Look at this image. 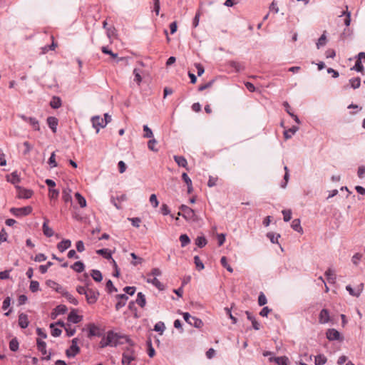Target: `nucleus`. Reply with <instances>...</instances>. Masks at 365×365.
Instances as JSON below:
<instances>
[{"mask_svg": "<svg viewBox=\"0 0 365 365\" xmlns=\"http://www.w3.org/2000/svg\"><path fill=\"white\" fill-rule=\"evenodd\" d=\"M107 338H109L110 340V346L116 347V343L119 338L125 339V341H127L128 344L130 346H134L133 341L129 337V336L125 334H122L120 333L115 332L112 330H109L107 332Z\"/></svg>", "mask_w": 365, "mask_h": 365, "instance_id": "obj_1", "label": "nucleus"}, {"mask_svg": "<svg viewBox=\"0 0 365 365\" xmlns=\"http://www.w3.org/2000/svg\"><path fill=\"white\" fill-rule=\"evenodd\" d=\"M178 215H181L187 221L197 220V216L194 210L185 205H182L180 207V212H178Z\"/></svg>", "mask_w": 365, "mask_h": 365, "instance_id": "obj_2", "label": "nucleus"}, {"mask_svg": "<svg viewBox=\"0 0 365 365\" xmlns=\"http://www.w3.org/2000/svg\"><path fill=\"white\" fill-rule=\"evenodd\" d=\"M133 346H130L124 349L122 354V364L123 365H130V364L135 359V351L133 349Z\"/></svg>", "mask_w": 365, "mask_h": 365, "instance_id": "obj_3", "label": "nucleus"}, {"mask_svg": "<svg viewBox=\"0 0 365 365\" xmlns=\"http://www.w3.org/2000/svg\"><path fill=\"white\" fill-rule=\"evenodd\" d=\"M182 314L184 320L188 324L195 328H200L203 325V322L200 319L191 316L188 312H182Z\"/></svg>", "mask_w": 365, "mask_h": 365, "instance_id": "obj_4", "label": "nucleus"}, {"mask_svg": "<svg viewBox=\"0 0 365 365\" xmlns=\"http://www.w3.org/2000/svg\"><path fill=\"white\" fill-rule=\"evenodd\" d=\"M32 210L33 209L31 206H26L23 207H11L9 211L15 217H20L30 215Z\"/></svg>", "mask_w": 365, "mask_h": 365, "instance_id": "obj_5", "label": "nucleus"}, {"mask_svg": "<svg viewBox=\"0 0 365 365\" xmlns=\"http://www.w3.org/2000/svg\"><path fill=\"white\" fill-rule=\"evenodd\" d=\"M78 339L73 338L71 341V345L66 350V355L68 358H73L79 354L81 349L78 346Z\"/></svg>", "mask_w": 365, "mask_h": 365, "instance_id": "obj_6", "label": "nucleus"}, {"mask_svg": "<svg viewBox=\"0 0 365 365\" xmlns=\"http://www.w3.org/2000/svg\"><path fill=\"white\" fill-rule=\"evenodd\" d=\"M99 295L100 294L97 289L88 288L85 295L87 303L89 304H95L97 302Z\"/></svg>", "mask_w": 365, "mask_h": 365, "instance_id": "obj_7", "label": "nucleus"}, {"mask_svg": "<svg viewBox=\"0 0 365 365\" xmlns=\"http://www.w3.org/2000/svg\"><path fill=\"white\" fill-rule=\"evenodd\" d=\"M18 116L24 121L29 123L33 129L36 131L40 130L39 121L34 117H27L24 114H19Z\"/></svg>", "mask_w": 365, "mask_h": 365, "instance_id": "obj_8", "label": "nucleus"}, {"mask_svg": "<svg viewBox=\"0 0 365 365\" xmlns=\"http://www.w3.org/2000/svg\"><path fill=\"white\" fill-rule=\"evenodd\" d=\"M16 189L17 190V196L20 199H29L33 195L31 190L25 189L19 185H16Z\"/></svg>", "mask_w": 365, "mask_h": 365, "instance_id": "obj_9", "label": "nucleus"}, {"mask_svg": "<svg viewBox=\"0 0 365 365\" xmlns=\"http://www.w3.org/2000/svg\"><path fill=\"white\" fill-rule=\"evenodd\" d=\"M226 66L233 69L236 73H240L245 69L244 63L239 62L237 61H228L226 63Z\"/></svg>", "mask_w": 365, "mask_h": 365, "instance_id": "obj_10", "label": "nucleus"}, {"mask_svg": "<svg viewBox=\"0 0 365 365\" xmlns=\"http://www.w3.org/2000/svg\"><path fill=\"white\" fill-rule=\"evenodd\" d=\"M326 336L329 341H335L339 340L341 341L343 339L341 334L339 331L335 329H328L326 332Z\"/></svg>", "mask_w": 365, "mask_h": 365, "instance_id": "obj_11", "label": "nucleus"}, {"mask_svg": "<svg viewBox=\"0 0 365 365\" xmlns=\"http://www.w3.org/2000/svg\"><path fill=\"white\" fill-rule=\"evenodd\" d=\"M91 122L93 127L96 130V133H98L100 130V128H103L106 126L102 118L99 115H95L91 118Z\"/></svg>", "mask_w": 365, "mask_h": 365, "instance_id": "obj_12", "label": "nucleus"}, {"mask_svg": "<svg viewBox=\"0 0 365 365\" xmlns=\"http://www.w3.org/2000/svg\"><path fill=\"white\" fill-rule=\"evenodd\" d=\"M115 297H116L118 302L115 304V307L116 310H119L125 305V304L128 299V297L127 296L126 294H117L115 296Z\"/></svg>", "mask_w": 365, "mask_h": 365, "instance_id": "obj_13", "label": "nucleus"}, {"mask_svg": "<svg viewBox=\"0 0 365 365\" xmlns=\"http://www.w3.org/2000/svg\"><path fill=\"white\" fill-rule=\"evenodd\" d=\"M330 321V314L328 309H322L319 314V322L322 324H327Z\"/></svg>", "mask_w": 365, "mask_h": 365, "instance_id": "obj_14", "label": "nucleus"}, {"mask_svg": "<svg viewBox=\"0 0 365 365\" xmlns=\"http://www.w3.org/2000/svg\"><path fill=\"white\" fill-rule=\"evenodd\" d=\"M44 221L42 225V230L43 235L48 237H51L54 235V232L52 228L48 226L49 220L46 218H43Z\"/></svg>", "mask_w": 365, "mask_h": 365, "instance_id": "obj_15", "label": "nucleus"}, {"mask_svg": "<svg viewBox=\"0 0 365 365\" xmlns=\"http://www.w3.org/2000/svg\"><path fill=\"white\" fill-rule=\"evenodd\" d=\"M88 328V337L102 336V333L101 332L99 327H97L95 324H89Z\"/></svg>", "mask_w": 365, "mask_h": 365, "instance_id": "obj_16", "label": "nucleus"}, {"mask_svg": "<svg viewBox=\"0 0 365 365\" xmlns=\"http://www.w3.org/2000/svg\"><path fill=\"white\" fill-rule=\"evenodd\" d=\"M269 362H274L277 365H289V359L285 356H272L269 358Z\"/></svg>", "mask_w": 365, "mask_h": 365, "instance_id": "obj_17", "label": "nucleus"}, {"mask_svg": "<svg viewBox=\"0 0 365 365\" xmlns=\"http://www.w3.org/2000/svg\"><path fill=\"white\" fill-rule=\"evenodd\" d=\"M46 121H47V124H48V127L51 128L52 132L53 133H56L57 126L58 124V118L54 116H49L47 118Z\"/></svg>", "mask_w": 365, "mask_h": 365, "instance_id": "obj_18", "label": "nucleus"}, {"mask_svg": "<svg viewBox=\"0 0 365 365\" xmlns=\"http://www.w3.org/2000/svg\"><path fill=\"white\" fill-rule=\"evenodd\" d=\"M29 324V321L27 314H26L24 313H21L19 315V326L21 329H26L28 327Z\"/></svg>", "mask_w": 365, "mask_h": 365, "instance_id": "obj_19", "label": "nucleus"}, {"mask_svg": "<svg viewBox=\"0 0 365 365\" xmlns=\"http://www.w3.org/2000/svg\"><path fill=\"white\" fill-rule=\"evenodd\" d=\"M68 311V308L64 304L58 305L55 309L54 312L51 313L52 319H54L57 315L63 314L66 313Z\"/></svg>", "mask_w": 365, "mask_h": 365, "instance_id": "obj_20", "label": "nucleus"}, {"mask_svg": "<svg viewBox=\"0 0 365 365\" xmlns=\"http://www.w3.org/2000/svg\"><path fill=\"white\" fill-rule=\"evenodd\" d=\"M146 282L153 284L154 287L158 288L159 290L164 289V285L157 279V277H148Z\"/></svg>", "mask_w": 365, "mask_h": 365, "instance_id": "obj_21", "label": "nucleus"}, {"mask_svg": "<svg viewBox=\"0 0 365 365\" xmlns=\"http://www.w3.org/2000/svg\"><path fill=\"white\" fill-rule=\"evenodd\" d=\"M7 181L11 182V184L18 185L17 184L20 182L21 178L16 171L11 173L10 175L6 177Z\"/></svg>", "mask_w": 365, "mask_h": 365, "instance_id": "obj_22", "label": "nucleus"}, {"mask_svg": "<svg viewBox=\"0 0 365 365\" xmlns=\"http://www.w3.org/2000/svg\"><path fill=\"white\" fill-rule=\"evenodd\" d=\"M82 320V316L78 315L75 310L71 311L68 315V321L73 324H78Z\"/></svg>", "mask_w": 365, "mask_h": 365, "instance_id": "obj_23", "label": "nucleus"}, {"mask_svg": "<svg viewBox=\"0 0 365 365\" xmlns=\"http://www.w3.org/2000/svg\"><path fill=\"white\" fill-rule=\"evenodd\" d=\"M71 246L70 240H63L57 245V248L61 252H63Z\"/></svg>", "mask_w": 365, "mask_h": 365, "instance_id": "obj_24", "label": "nucleus"}, {"mask_svg": "<svg viewBox=\"0 0 365 365\" xmlns=\"http://www.w3.org/2000/svg\"><path fill=\"white\" fill-rule=\"evenodd\" d=\"M36 345L38 350L43 354L46 355L47 354L46 350V343L41 340V339H36Z\"/></svg>", "mask_w": 365, "mask_h": 365, "instance_id": "obj_25", "label": "nucleus"}, {"mask_svg": "<svg viewBox=\"0 0 365 365\" xmlns=\"http://www.w3.org/2000/svg\"><path fill=\"white\" fill-rule=\"evenodd\" d=\"M96 253L106 259H112V252L107 248H103L96 250Z\"/></svg>", "mask_w": 365, "mask_h": 365, "instance_id": "obj_26", "label": "nucleus"}, {"mask_svg": "<svg viewBox=\"0 0 365 365\" xmlns=\"http://www.w3.org/2000/svg\"><path fill=\"white\" fill-rule=\"evenodd\" d=\"M173 158L179 167L187 168V161L184 156L174 155Z\"/></svg>", "mask_w": 365, "mask_h": 365, "instance_id": "obj_27", "label": "nucleus"}, {"mask_svg": "<svg viewBox=\"0 0 365 365\" xmlns=\"http://www.w3.org/2000/svg\"><path fill=\"white\" fill-rule=\"evenodd\" d=\"M299 127L297 125H293L292 128H290L288 130H284V137L286 140L292 138L293 135H294L297 131H298Z\"/></svg>", "mask_w": 365, "mask_h": 365, "instance_id": "obj_28", "label": "nucleus"}, {"mask_svg": "<svg viewBox=\"0 0 365 365\" xmlns=\"http://www.w3.org/2000/svg\"><path fill=\"white\" fill-rule=\"evenodd\" d=\"M61 104V99L58 96H53L50 101L51 107L54 109L59 108Z\"/></svg>", "mask_w": 365, "mask_h": 365, "instance_id": "obj_29", "label": "nucleus"}, {"mask_svg": "<svg viewBox=\"0 0 365 365\" xmlns=\"http://www.w3.org/2000/svg\"><path fill=\"white\" fill-rule=\"evenodd\" d=\"M71 268L78 273L82 272L85 269V265L81 261H77L71 266Z\"/></svg>", "mask_w": 365, "mask_h": 365, "instance_id": "obj_30", "label": "nucleus"}, {"mask_svg": "<svg viewBox=\"0 0 365 365\" xmlns=\"http://www.w3.org/2000/svg\"><path fill=\"white\" fill-rule=\"evenodd\" d=\"M135 303H137L141 308H143L146 304V299L145 294H143L142 292H138L137 294Z\"/></svg>", "mask_w": 365, "mask_h": 365, "instance_id": "obj_31", "label": "nucleus"}, {"mask_svg": "<svg viewBox=\"0 0 365 365\" xmlns=\"http://www.w3.org/2000/svg\"><path fill=\"white\" fill-rule=\"evenodd\" d=\"M291 227L294 231L297 232L302 233L303 232L299 219L293 220L291 224Z\"/></svg>", "mask_w": 365, "mask_h": 365, "instance_id": "obj_32", "label": "nucleus"}, {"mask_svg": "<svg viewBox=\"0 0 365 365\" xmlns=\"http://www.w3.org/2000/svg\"><path fill=\"white\" fill-rule=\"evenodd\" d=\"M71 190L69 188L64 189L62 192V200L65 202H68L72 201L71 197Z\"/></svg>", "mask_w": 365, "mask_h": 365, "instance_id": "obj_33", "label": "nucleus"}, {"mask_svg": "<svg viewBox=\"0 0 365 365\" xmlns=\"http://www.w3.org/2000/svg\"><path fill=\"white\" fill-rule=\"evenodd\" d=\"M91 276L96 282H100L103 279V275L100 270L98 269H92Z\"/></svg>", "mask_w": 365, "mask_h": 365, "instance_id": "obj_34", "label": "nucleus"}, {"mask_svg": "<svg viewBox=\"0 0 365 365\" xmlns=\"http://www.w3.org/2000/svg\"><path fill=\"white\" fill-rule=\"evenodd\" d=\"M75 198L81 207H85L86 206V200L81 193L76 192Z\"/></svg>", "mask_w": 365, "mask_h": 365, "instance_id": "obj_35", "label": "nucleus"}, {"mask_svg": "<svg viewBox=\"0 0 365 365\" xmlns=\"http://www.w3.org/2000/svg\"><path fill=\"white\" fill-rule=\"evenodd\" d=\"M327 359L324 354H318L315 356V365H324L327 363Z\"/></svg>", "mask_w": 365, "mask_h": 365, "instance_id": "obj_36", "label": "nucleus"}, {"mask_svg": "<svg viewBox=\"0 0 365 365\" xmlns=\"http://www.w3.org/2000/svg\"><path fill=\"white\" fill-rule=\"evenodd\" d=\"M207 243V241L203 235L197 236V237L195 239V245L200 248L204 247Z\"/></svg>", "mask_w": 365, "mask_h": 365, "instance_id": "obj_37", "label": "nucleus"}, {"mask_svg": "<svg viewBox=\"0 0 365 365\" xmlns=\"http://www.w3.org/2000/svg\"><path fill=\"white\" fill-rule=\"evenodd\" d=\"M267 238L269 239L272 243L278 244V240L280 237L279 234H275L274 232H269L267 233Z\"/></svg>", "mask_w": 365, "mask_h": 365, "instance_id": "obj_38", "label": "nucleus"}, {"mask_svg": "<svg viewBox=\"0 0 365 365\" xmlns=\"http://www.w3.org/2000/svg\"><path fill=\"white\" fill-rule=\"evenodd\" d=\"M19 348V343L18 339L15 337L9 341V349L12 351H18Z\"/></svg>", "mask_w": 365, "mask_h": 365, "instance_id": "obj_39", "label": "nucleus"}, {"mask_svg": "<svg viewBox=\"0 0 365 365\" xmlns=\"http://www.w3.org/2000/svg\"><path fill=\"white\" fill-rule=\"evenodd\" d=\"M327 43V36H326V31L324 32V34L319 37L318 39L316 46L317 48L319 49L321 47L324 46Z\"/></svg>", "mask_w": 365, "mask_h": 365, "instance_id": "obj_40", "label": "nucleus"}, {"mask_svg": "<svg viewBox=\"0 0 365 365\" xmlns=\"http://www.w3.org/2000/svg\"><path fill=\"white\" fill-rule=\"evenodd\" d=\"M180 242L181 243V247H184L187 246L190 242V239L189 236L186 234H182L180 236Z\"/></svg>", "mask_w": 365, "mask_h": 365, "instance_id": "obj_41", "label": "nucleus"}, {"mask_svg": "<svg viewBox=\"0 0 365 365\" xmlns=\"http://www.w3.org/2000/svg\"><path fill=\"white\" fill-rule=\"evenodd\" d=\"M51 335L54 337H58L61 334V329L56 327L55 324L52 323L50 324Z\"/></svg>", "mask_w": 365, "mask_h": 365, "instance_id": "obj_42", "label": "nucleus"}, {"mask_svg": "<svg viewBox=\"0 0 365 365\" xmlns=\"http://www.w3.org/2000/svg\"><path fill=\"white\" fill-rule=\"evenodd\" d=\"M220 263L222 266L225 268L229 272H233V269L232 267L228 264L227 259L226 257L223 256L220 259Z\"/></svg>", "mask_w": 365, "mask_h": 365, "instance_id": "obj_43", "label": "nucleus"}, {"mask_svg": "<svg viewBox=\"0 0 365 365\" xmlns=\"http://www.w3.org/2000/svg\"><path fill=\"white\" fill-rule=\"evenodd\" d=\"M194 263L195 264L196 269L198 271H201L205 268L203 262L200 259V257L196 255L194 257Z\"/></svg>", "mask_w": 365, "mask_h": 365, "instance_id": "obj_44", "label": "nucleus"}, {"mask_svg": "<svg viewBox=\"0 0 365 365\" xmlns=\"http://www.w3.org/2000/svg\"><path fill=\"white\" fill-rule=\"evenodd\" d=\"M325 276L327 277V279L329 283L334 282L336 279L334 272L331 268H329L325 272Z\"/></svg>", "mask_w": 365, "mask_h": 365, "instance_id": "obj_45", "label": "nucleus"}, {"mask_svg": "<svg viewBox=\"0 0 365 365\" xmlns=\"http://www.w3.org/2000/svg\"><path fill=\"white\" fill-rule=\"evenodd\" d=\"M146 344H147V346H148V355L149 356V357L152 358V357H153L155 356V349L153 348V346L152 345L151 339H148L146 341Z\"/></svg>", "mask_w": 365, "mask_h": 365, "instance_id": "obj_46", "label": "nucleus"}, {"mask_svg": "<svg viewBox=\"0 0 365 365\" xmlns=\"http://www.w3.org/2000/svg\"><path fill=\"white\" fill-rule=\"evenodd\" d=\"M352 69L355 70L357 72L364 71V66L362 65L361 58L360 57H358Z\"/></svg>", "mask_w": 365, "mask_h": 365, "instance_id": "obj_47", "label": "nucleus"}, {"mask_svg": "<svg viewBox=\"0 0 365 365\" xmlns=\"http://www.w3.org/2000/svg\"><path fill=\"white\" fill-rule=\"evenodd\" d=\"M350 85L354 89L358 88L361 85V78L359 77L352 78L349 80Z\"/></svg>", "mask_w": 365, "mask_h": 365, "instance_id": "obj_48", "label": "nucleus"}, {"mask_svg": "<svg viewBox=\"0 0 365 365\" xmlns=\"http://www.w3.org/2000/svg\"><path fill=\"white\" fill-rule=\"evenodd\" d=\"M106 346H110V340L107 338V335L104 336L99 342V347L103 349Z\"/></svg>", "mask_w": 365, "mask_h": 365, "instance_id": "obj_49", "label": "nucleus"}, {"mask_svg": "<svg viewBox=\"0 0 365 365\" xmlns=\"http://www.w3.org/2000/svg\"><path fill=\"white\" fill-rule=\"evenodd\" d=\"M106 287L108 293L116 292L118 291L117 288L113 285V283L110 279H108L106 282Z\"/></svg>", "mask_w": 365, "mask_h": 365, "instance_id": "obj_50", "label": "nucleus"}, {"mask_svg": "<svg viewBox=\"0 0 365 365\" xmlns=\"http://www.w3.org/2000/svg\"><path fill=\"white\" fill-rule=\"evenodd\" d=\"M165 329V324L163 322H157L154 326V330L155 331L160 332L161 334Z\"/></svg>", "mask_w": 365, "mask_h": 365, "instance_id": "obj_51", "label": "nucleus"}, {"mask_svg": "<svg viewBox=\"0 0 365 365\" xmlns=\"http://www.w3.org/2000/svg\"><path fill=\"white\" fill-rule=\"evenodd\" d=\"M143 131L145 132L143 137L145 138H153V133L152 130L148 126V125H143Z\"/></svg>", "mask_w": 365, "mask_h": 365, "instance_id": "obj_52", "label": "nucleus"}, {"mask_svg": "<svg viewBox=\"0 0 365 365\" xmlns=\"http://www.w3.org/2000/svg\"><path fill=\"white\" fill-rule=\"evenodd\" d=\"M46 285L53 289H56L57 292H59V289L61 288L57 282L51 279L46 281Z\"/></svg>", "mask_w": 365, "mask_h": 365, "instance_id": "obj_53", "label": "nucleus"}, {"mask_svg": "<svg viewBox=\"0 0 365 365\" xmlns=\"http://www.w3.org/2000/svg\"><path fill=\"white\" fill-rule=\"evenodd\" d=\"M352 34L351 30L349 28H345L343 31V32L340 35V39L344 41L349 36H351Z\"/></svg>", "mask_w": 365, "mask_h": 365, "instance_id": "obj_54", "label": "nucleus"}, {"mask_svg": "<svg viewBox=\"0 0 365 365\" xmlns=\"http://www.w3.org/2000/svg\"><path fill=\"white\" fill-rule=\"evenodd\" d=\"M65 297L66 298V299L72 304L73 305H78V299H76L71 294L68 293V292H66L65 294H64Z\"/></svg>", "mask_w": 365, "mask_h": 365, "instance_id": "obj_55", "label": "nucleus"}, {"mask_svg": "<svg viewBox=\"0 0 365 365\" xmlns=\"http://www.w3.org/2000/svg\"><path fill=\"white\" fill-rule=\"evenodd\" d=\"M133 75H134V81H135L138 85H140V83L142 82V77L140 74L139 69L134 68Z\"/></svg>", "mask_w": 365, "mask_h": 365, "instance_id": "obj_56", "label": "nucleus"}, {"mask_svg": "<svg viewBox=\"0 0 365 365\" xmlns=\"http://www.w3.org/2000/svg\"><path fill=\"white\" fill-rule=\"evenodd\" d=\"M48 164L51 167V168H56L57 167L58 164L56 161V155H55V153L53 152L48 159Z\"/></svg>", "mask_w": 365, "mask_h": 365, "instance_id": "obj_57", "label": "nucleus"}, {"mask_svg": "<svg viewBox=\"0 0 365 365\" xmlns=\"http://www.w3.org/2000/svg\"><path fill=\"white\" fill-rule=\"evenodd\" d=\"M361 258H362V255H361V254H360V253H356V254H354V255L352 256L351 262H352V263H353L354 265L357 266V265L359 264V262H360V261H361Z\"/></svg>", "mask_w": 365, "mask_h": 365, "instance_id": "obj_58", "label": "nucleus"}, {"mask_svg": "<svg viewBox=\"0 0 365 365\" xmlns=\"http://www.w3.org/2000/svg\"><path fill=\"white\" fill-rule=\"evenodd\" d=\"M101 51L103 53L110 55L113 58H115L118 56L117 53H113L110 49L107 46H103L101 48Z\"/></svg>", "mask_w": 365, "mask_h": 365, "instance_id": "obj_59", "label": "nucleus"}, {"mask_svg": "<svg viewBox=\"0 0 365 365\" xmlns=\"http://www.w3.org/2000/svg\"><path fill=\"white\" fill-rule=\"evenodd\" d=\"M130 257L134 259V261L131 262L134 266L141 264L143 262V259L138 257L134 252L130 253Z\"/></svg>", "mask_w": 365, "mask_h": 365, "instance_id": "obj_60", "label": "nucleus"}, {"mask_svg": "<svg viewBox=\"0 0 365 365\" xmlns=\"http://www.w3.org/2000/svg\"><path fill=\"white\" fill-rule=\"evenodd\" d=\"M149 201L151 203L152 206L154 207V208H156L158 207V205H159V202L158 200V198H157V196L155 194H152L150 196V199H149Z\"/></svg>", "mask_w": 365, "mask_h": 365, "instance_id": "obj_61", "label": "nucleus"}, {"mask_svg": "<svg viewBox=\"0 0 365 365\" xmlns=\"http://www.w3.org/2000/svg\"><path fill=\"white\" fill-rule=\"evenodd\" d=\"M283 219L284 222H289L292 218V211L290 210H282Z\"/></svg>", "mask_w": 365, "mask_h": 365, "instance_id": "obj_62", "label": "nucleus"}, {"mask_svg": "<svg viewBox=\"0 0 365 365\" xmlns=\"http://www.w3.org/2000/svg\"><path fill=\"white\" fill-rule=\"evenodd\" d=\"M29 289L31 292H36L39 289V283L37 281H31L30 283Z\"/></svg>", "mask_w": 365, "mask_h": 365, "instance_id": "obj_63", "label": "nucleus"}, {"mask_svg": "<svg viewBox=\"0 0 365 365\" xmlns=\"http://www.w3.org/2000/svg\"><path fill=\"white\" fill-rule=\"evenodd\" d=\"M267 302L266 296L263 292H260L258 297V304L259 306H264Z\"/></svg>", "mask_w": 365, "mask_h": 365, "instance_id": "obj_64", "label": "nucleus"}]
</instances>
